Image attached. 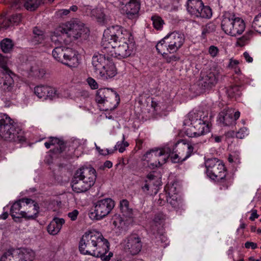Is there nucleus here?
<instances>
[{
	"instance_id": "obj_40",
	"label": "nucleus",
	"mask_w": 261,
	"mask_h": 261,
	"mask_svg": "<svg viewBox=\"0 0 261 261\" xmlns=\"http://www.w3.org/2000/svg\"><path fill=\"white\" fill-rule=\"evenodd\" d=\"M216 30V26L213 23H208L202 27V37L205 38L206 35L214 32Z\"/></svg>"
},
{
	"instance_id": "obj_22",
	"label": "nucleus",
	"mask_w": 261,
	"mask_h": 261,
	"mask_svg": "<svg viewBox=\"0 0 261 261\" xmlns=\"http://www.w3.org/2000/svg\"><path fill=\"white\" fill-rule=\"evenodd\" d=\"M32 202L24 207V211H21L20 216L27 220L35 219L38 217L39 206L37 202L32 199Z\"/></svg>"
},
{
	"instance_id": "obj_39",
	"label": "nucleus",
	"mask_w": 261,
	"mask_h": 261,
	"mask_svg": "<svg viewBox=\"0 0 261 261\" xmlns=\"http://www.w3.org/2000/svg\"><path fill=\"white\" fill-rule=\"evenodd\" d=\"M151 20L152 21L153 27L158 30H161L165 23L163 19L156 15H153L151 17Z\"/></svg>"
},
{
	"instance_id": "obj_24",
	"label": "nucleus",
	"mask_w": 261,
	"mask_h": 261,
	"mask_svg": "<svg viewBox=\"0 0 261 261\" xmlns=\"http://www.w3.org/2000/svg\"><path fill=\"white\" fill-rule=\"evenodd\" d=\"M3 80L0 83V89L4 93L10 92L13 91L15 87L14 81L13 77L16 75L12 72L4 74Z\"/></svg>"
},
{
	"instance_id": "obj_15",
	"label": "nucleus",
	"mask_w": 261,
	"mask_h": 261,
	"mask_svg": "<svg viewBox=\"0 0 261 261\" xmlns=\"http://www.w3.org/2000/svg\"><path fill=\"white\" fill-rule=\"evenodd\" d=\"M189 119L191 124L194 125L197 129L202 132V135L208 133L210 129L208 127V121L207 117H203L201 118V115L198 113L190 112L189 114Z\"/></svg>"
},
{
	"instance_id": "obj_41",
	"label": "nucleus",
	"mask_w": 261,
	"mask_h": 261,
	"mask_svg": "<svg viewBox=\"0 0 261 261\" xmlns=\"http://www.w3.org/2000/svg\"><path fill=\"white\" fill-rule=\"evenodd\" d=\"M8 59L3 56H0V67L2 69L3 74L12 73L13 72L7 66Z\"/></svg>"
},
{
	"instance_id": "obj_12",
	"label": "nucleus",
	"mask_w": 261,
	"mask_h": 261,
	"mask_svg": "<svg viewBox=\"0 0 261 261\" xmlns=\"http://www.w3.org/2000/svg\"><path fill=\"white\" fill-rule=\"evenodd\" d=\"M220 72L216 68H212L207 71H202L199 80V85L203 89H209L217 84Z\"/></svg>"
},
{
	"instance_id": "obj_42",
	"label": "nucleus",
	"mask_w": 261,
	"mask_h": 261,
	"mask_svg": "<svg viewBox=\"0 0 261 261\" xmlns=\"http://www.w3.org/2000/svg\"><path fill=\"white\" fill-rule=\"evenodd\" d=\"M252 27L255 31L261 34V13L255 17Z\"/></svg>"
},
{
	"instance_id": "obj_49",
	"label": "nucleus",
	"mask_w": 261,
	"mask_h": 261,
	"mask_svg": "<svg viewBox=\"0 0 261 261\" xmlns=\"http://www.w3.org/2000/svg\"><path fill=\"white\" fill-rule=\"evenodd\" d=\"M87 82L91 89H97L98 88V84L94 79L88 77L87 79Z\"/></svg>"
},
{
	"instance_id": "obj_25",
	"label": "nucleus",
	"mask_w": 261,
	"mask_h": 261,
	"mask_svg": "<svg viewBox=\"0 0 261 261\" xmlns=\"http://www.w3.org/2000/svg\"><path fill=\"white\" fill-rule=\"evenodd\" d=\"M70 185L72 190L77 193L86 192L91 188L88 185V182L84 181L81 177H77L75 173L72 178Z\"/></svg>"
},
{
	"instance_id": "obj_23",
	"label": "nucleus",
	"mask_w": 261,
	"mask_h": 261,
	"mask_svg": "<svg viewBox=\"0 0 261 261\" xmlns=\"http://www.w3.org/2000/svg\"><path fill=\"white\" fill-rule=\"evenodd\" d=\"M174 147L176 149L175 152L178 153L179 154L178 155L184 161L193 153V146L188 143L178 142L175 144Z\"/></svg>"
},
{
	"instance_id": "obj_37",
	"label": "nucleus",
	"mask_w": 261,
	"mask_h": 261,
	"mask_svg": "<svg viewBox=\"0 0 261 261\" xmlns=\"http://www.w3.org/2000/svg\"><path fill=\"white\" fill-rule=\"evenodd\" d=\"M212 16V9L209 6H204L201 7V9L198 11V14L196 17H200L204 18H210Z\"/></svg>"
},
{
	"instance_id": "obj_2",
	"label": "nucleus",
	"mask_w": 261,
	"mask_h": 261,
	"mask_svg": "<svg viewBox=\"0 0 261 261\" xmlns=\"http://www.w3.org/2000/svg\"><path fill=\"white\" fill-rule=\"evenodd\" d=\"M103 41L108 42L114 49L117 57L125 58L131 55L132 49L127 43L131 35L121 26H112L107 28L103 32Z\"/></svg>"
},
{
	"instance_id": "obj_58",
	"label": "nucleus",
	"mask_w": 261,
	"mask_h": 261,
	"mask_svg": "<svg viewBox=\"0 0 261 261\" xmlns=\"http://www.w3.org/2000/svg\"><path fill=\"white\" fill-rule=\"evenodd\" d=\"M239 62L238 60H233L231 59L229 61V67L231 68H236V66L238 65Z\"/></svg>"
},
{
	"instance_id": "obj_21",
	"label": "nucleus",
	"mask_w": 261,
	"mask_h": 261,
	"mask_svg": "<svg viewBox=\"0 0 261 261\" xmlns=\"http://www.w3.org/2000/svg\"><path fill=\"white\" fill-rule=\"evenodd\" d=\"M140 9V3L139 0H132L126 3L123 11L129 19H133L138 17Z\"/></svg>"
},
{
	"instance_id": "obj_14",
	"label": "nucleus",
	"mask_w": 261,
	"mask_h": 261,
	"mask_svg": "<svg viewBox=\"0 0 261 261\" xmlns=\"http://www.w3.org/2000/svg\"><path fill=\"white\" fill-rule=\"evenodd\" d=\"M125 249L132 255L138 254L141 250L143 245L140 237L136 233L129 235L125 240Z\"/></svg>"
},
{
	"instance_id": "obj_62",
	"label": "nucleus",
	"mask_w": 261,
	"mask_h": 261,
	"mask_svg": "<svg viewBox=\"0 0 261 261\" xmlns=\"http://www.w3.org/2000/svg\"><path fill=\"white\" fill-rule=\"evenodd\" d=\"M8 217V214L7 212L4 213L2 215L0 216V218L3 220L6 219Z\"/></svg>"
},
{
	"instance_id": "obj_33",
	"label": "nucleus",
	"mask_w": 261,
	"mask_h": 261,
	"mask_svg": "<svg viewBox=\"0 0 261 261\" xmlns=\"http://www.w3.org/2000/svg\"><path fill=\"white\" fill-rule=\"evenodd\" d=\"M226 92L230 98L239 97L241 95V87L238 85H231L228 87Z\"/></svg>"
},
{
	"instance_id": "obj_17",
	"label": "nucleus",
	"mask_w": 261,
	"mask_h": 261,
	"mask_svg": "<svg viewBox=\"0 0 261 261\" xmlns=\"http://www.w3.org/2000/svg\"><path fill=\"white\" fill-rule=\"evenodd\" d=\"M240 113L239 111L234 112L232 109L224 110L219 115V119L226 126L233 125L236 121L240 117Z\"/></svg>"
},
{
	"instance_id": "obj_30",
	"label": "nucleus",
	"mask_w": 261,
	"mask_h": 261,
	"mask_svg": "<svg viewBox=\"0 0 261 261\" xmlns=\"http://www.w3.org/2000/svg\"><path fill=\"white\" fill-rule=\"evenodd\" d=\"M119 207L122 215L126 218H132L134 217L133 210L129 206V202L126 199L120 200Z\"/></svg>"
},
{
	"instance_id": "obj_4",
	"label": "nucleus",
	"mask_w": 261,
	"mask_h": 261,
	"mask_svg": "<svg viewBox=\"0 0 261 261\" xmlns=\"http://www.w3.org/2000/svg\"><path fill=\"white\" fill-rule=\"evenodd\" d=\"M88 30L77 19H72L69 21L61 23L54 31L55 37L63 36L73 41L80 38L84 33L87 34Z\"/></svg>"
},
{
	"instance_id": "obj_48",
	"label": "nucleus",
	"mask_w": 261,
	"mask_h": 261,
	"mask_svg": "<svg viewBox=\"0 0 261 261\" xmlns=\"http://www.w3.org/2000/svg\"><path fill=\"white\" fill-rule=\"evenodd\" d=\"M247 129L245 127L240 128L236 133V137L239 139H243L247 135Z\"/></svg>"
},
{
	"instance_id": "obj_29",
	"label": "nucleus",
	"mask_w": 261,
	"mask_h": 261,
	"mask_svg": "<svg viewBox=\"0 0 261 261\" xmlns=\"http://www.w3.org/2000/svg\"><path fill=\"white\" fill-rule=\"evenodd\" d=\"M202 6H203V3L201 0H188L187 1V9L192 15L196 16Z\"/></svg>"
},
{
	"instance_id": "obj_36",
	"label": "nucleus",
	"mask_w": 261,
	"mask_h": 261,
	"mask_svg": "<svg viewBox=\"0 0 261 261\" xmlns=\"http://www.w3.org/2000/svg\"><path fill=\"white\" fill-rule=\"evenodd\" d=\"M0 45L4 53H8L12 50L14 44L11 39L5 38L1 42Z\"/></svg>"
},
{
	"instance_id": "obj_57",
	"label": "nucleus",
	"mask_w": 261,
	"mask_h": 261,
	"mask_svg": "<svg viewBox=\"0 0 261 261\" xmlns=\"http://www.w3.org/2000/svg\"><path fill=\"white\" fill-rule=\"evenodd\" d=\"M149 189H150V185H149V184L147 183V181H146V182H145L144 186H143L142 187V189L145 194H149Z\"/></svg>"
},
{
	"instance_id": "obj_43",
	"label": "nucleus",
	"mask_w": 261,
	"mask_h": 261,
	"mask_svg": "<svg viewBox=\"0 0 261 261\" xmlns=\"http://www.w3.org/2000/svg\"><path fill=\"white\" fill-rule=\"evenodd\" d=\"M22 16L20 14L12 15L10 18L12 25H18L21 21Z\"/></svg>"
},
{
	"instance_id": "obj_13",
	"label": "nucleus",
	"mask_w": 261,
	"mask_h": 261,
	"mask_svg": "<svg viewBox=\"0 0 261 261\" xmlns=\"http://www.w3.org/2000/svg\"><path fill=\"white\" fill-rule=\"evenodd\" d=\"M115 206V202L111 198L98 200L94 204L95 217L100 220L107 216Z\"/></svg>"
},
{
	"instance_id": "obj_46",
	"label": "nucleus",
	"mask_w": 261,
	"mask_h": 261,
	"mask_svg": "<svg viewBox=\"0 0 261 261\" xmlns=\"http://www.w3.org/2000/svg\"><path fill=\"white\" fill-rule=\"evenodd\" d=\"M95 146L96 149L97 150L99 153L102 155H107L109 154H112L114 152V151L116 150V149H115L114 150H109L108 149H101L99 147L97 146L96 144Z\"/></svg>"
},
{
	"instance_id": "obj_28",
	"label": "nucleus",
	"mask_w": 261,
	"mask_h": 261,
	"mask_svg": "<svg viewBox=\"0 0 261 261\" xmlns=\"http://www.w3.org/2000/svg\"><path fill=\"white\" fill-rule=\"evenodd\" d=\"M65 223V220L62 218H54L47 226V231L52 235L57 234L61 230L62 226Z\"/></svg>"
},
{
	"instance_id": "obj_19",
	"label": "nucleus",
	"mask_w": 261,
	"mask_h": 261,
	"mask_svg": "<svg viewBox=\"0 0 261 261\" xmlns=\"http://www.w3.org/2000/svg\"><path fill=\"white\" fill-rule=\"evenodd\" d=\"M175 187L174 185H172L170 187H169L168 194V196H166L167 202L170 204V205L176 211L180 210H182L184 207L183 200L176 193L172 194L174 192Z\"/></svg>"
},
{
	"instance_id": "obj_45",
	"label": "nucleus",
	"mask_w": 261,
	"mask_h": 261,
	"mask_svg": "<svg viewBox=\"0 0 261 261\" xmlns=\"http://www.w3.org/2000/svg\"><path fill=\"white\" fill-rule=\"evenodd\" d=\"M165 219V215L162 212L156 213L153 219L155 223H160Z\"/></svg>"
},
{
	"instance_id": "obj_52",
	"label": "nucleus",
	"mask_w": 261,
	"mask_h": 261,
	"mask_svg": "<svg viewBox=\"0 0 261 261\" xmlns=\"http://www.w3.org/2000/svg\"><path fill=\"white\" fill-rule=\"evenodd\" d=\"M144 145V140L143 139L138 138V139H136V148H137L138 150L141 149L143 148V146Z\"/></svg>"
},
{
	"instance_id": "obj_54",
	"label": "nucleus",
	"mask_w": 261,
	"mask_h": 261,
	"mask_svg": "<svg viewBox=\"0 0 261 261\" xmlns=\"http://www.w3.org/2000/svg\"><path fill=\"white\" fill-rule=\"evenodd\" d=\"M257 244L253 242H246L245 243V247L246 248H249L251 247L252 249H255L257 248Z\"/></svg>"
},
{
	"instance_id": "obj_3",
	"label": "nucleus",
	"mask_w": 261,
	"mask_h": 261,
	"mask_svg": "<svg viewBox=\"0 0 261 261\" xmlns=\"http://www.w3.org/2000/svg\"><path fill=\"white\" fill-rule=\"evenodd\" d=\"M0 136L9 142L21 143L25 141L23 132L16 128L14 121L5 114H0Z\"/></svg>"
},
{
	"instance_id": "obj_6",
	"label": "nucleus",
	"mask_w": 261,
	"mask_h": 261,
	"mask_svg": "<svg viewBox=\"0 0 261 261\" xmlns=\"http://www.w3.org/2000/svg\"><path fill=\"white\" fill-rule=\"evenodd\" d=\"M207 175L212 180L219 182L224 189H227L230 182L226 178V170L223 162L216 158L209 159L205 162Z\"/></svg>"
},
{
	"instance_id": "obj_59",
	"label": "nucleus",
	"mask_w": 261,
	"mask_h": 261,
	"mask_svg": "<svg viewBox=\"0 0 261 261\" xmlns=\"http://www.w3.org/2000/svg\"><path fill=\"white\" fill-rule=\"evenodd\" d=\"M103 166H104V167H105V168H111L113 166V164L110 161H106L104 163Z\"/></svg>"
},
{
	"instance_id": "obj_60",
	"label": "nucleus",
	"mask_w": 261,
	"mask_h": 261,
	"mask_svg": "<svg viewBox=\"0 0 261 261\" xmlns=\"http://www.w3.org/2000/svg\"><path fill=\"white\" fill-rule=\"evenodd\" d=\"M97 18L99 22H104L105 20V15L101 13V16L97 17Z\"/></svg>"
},
{
	"instance_id": "obj_47",
	"label": "nucleus",
	"mask_w": 261,
	"mask_h": 261,
	"mask_svg": "<svg viewBox=\"0 0 261 261\" xmlns=\"http://www.w3.org/2000/svg\"><path fill=\"white\" fill-rule=\"evenodd\" d=\"M219 53V49L214 45H211L208 48V53L212 58L216 57Z\"/></svg>"
},
{
	"instance_id": "obj_34",
	"label": "nucleus",
	"mask_w": 261,
	"mask_h": 261,
	"mask_svg": "<svg viewBox=\"0 0 261 261\" xmlns=\"http://www.w3.org/2000/svg\"><path fill=\"white\" fill-rule=\"evenodd\" d=\"M42 3L41 0H23L25 8L30 11L36 10Z\"/></svg>"
},
{
	"instance_id": "obj_56",
	"label": "nucleus",
	"mask_w": 261,
	"mask_h": 261,
	"mask_svg": "<svg viewBox=\"0 0 261 261\" xmlns=\"http://www.w3.org/2000/svg\"><path fill=\"white\" fill-rule=\"evenodd\" d=\"M243 56L245 59L246 61L248 63H251L253 61V58L250 56L249 54L245 51L243 54Z\"/></svg>"
},
{
	"instance_id": "obj_35",
	"label": "nucleus",
	"mask_w": 261,
	"mask_h": 261,
	"mask_svg": "<svg viewBox=\"0 0 261 261\" xmlns=\"http://www.w3.org/2000/svg\"><path fill=\"white\" fill-rule=\"evenodd\" d=\"M45 74V71L43 69L40 68L38 66H32L29 72L30 76L37 77L39 79L43 77Z\"/></svg>"
},
{
	"instance_id": "obj_51",
	"label": "nucleus",
	"mask_w": 261,
	"mask_h": 261,
	"mask_svg": "<svg viewBox=\"0 0 261 261\" xmlns=\"http://www.w3.org/2000/svg\"><path fill=\"white\" fill-rule=\"evenodd\" d=\"M248 40V37L244 35L238 39L237 44L240 46H243L246 44Z\"/></svg>"
},
{
	"instance_id": "obj_8",
	"label": "nucleus",
	"mask_w": 261,
	"mask_h": 261,
	"mask_svg": "<svg viewBox=\"0 0 261 261\" xmlns=\"http://www.w3.org/2000/svg\"><path fill=\"white\" fill-rule=\"evenodd\" d=\"M35 255V252L30 248H10L4 252L0 261H33Z\"/></svg>"
},
{
	"instance_id": "obj_38",
	"label": "nucleus",
	"mask_w": 261,
	"mask_h": 261,
	"mask_svg": "<svg viewBox=\"0 0 261 261\" xmlns=\"http://www.w3.org/2000/svg\"><path fill=\"white\" fill-rule=\"evenodd\" d=\"M186 134L189 137H197L202 135V132L197 129V128L191 123L186 130Z\"/></svg>"
},
{
	"instance_id": "obj_53",
	"label": "nucleus",
	"mask_w": 261,
	"mask_h": 261,
	"mask_svg": "<svg viewBox=\"0 0 261 261\" xmlns=\"http://www.w3.org/2000/svg\"><path fill=\"white\" fill-rule=\"evenodd\" d=\"M79 215V211L76 210H74L71 212L68 213V216L72 221H75Z\"/></svg>"
},
{
	"instance_id": "obj_10",
	"label": "nucleus",
	"mask_w": 261,
	"mask_h": 261,
	"mask_svg": "<svg viewBox=\"0 0 261 261\" xmlns=\"http://www.w3.org/2000/svg\"><path fill=\"white\" fill-rule=\"evenodd\" d=\"M95 100L98 103L118 105L120 97L117 93L109 88L99 89L96 92Z\"/></svg>"
},
{
	"instance_id": "obj_18",
	"label": "nucleus",
	"mask_w": 261,
	"mask_h": 261,
	"mask_svg": "<svg viewBox=\"0 0 261 261\" xmlns=\"http://www.w3.org/2000/svg\"><path fill=\"white\" fill-rule=\"evenodd\" d=\"M34 93L39 98L45 99L49 98L52 99L58 97L57 90L53 88L47 86L40 85L34 88Z\"/></svg>"
},
{
	"instance_id": "obj_9",
	"label": "nucleus",
	"mask_w": 261,
	"mask_h": 261,
	"mask_svg": "<svg viewBox=\"0 0 261 261\" xmlns=\"http://www.w3.org/2000/svg\"><path fill=\"white\" fill-rule=\"evenodd\" d=\"M52 55L55 59L70 67H74L77 65V57L72 48L63 46L55 47Z\"/></svg>"
},
{
	"instance_id": "obj_55",
	"label": "nucleus",
	"mask_w": 261,
	"mask_h": 261,
	"mask_svg": "<svg viewBox=\"0 0 261 261\" xmlns=\"http://www.w3.org/2000/svg\"><path fill=\"white\" fill-rule=\"evenodd\" d=\"M251 215L249 218V219L251 221H254L255 219H257L258 218L259 215L257 213V210L253 209L251 211Z\"/></svg>"
},
{
	"instance_id": "obj_64",
	"label": "nucleus",
	"mask_w": 261,
	"mask_h": 261,
	"mask_svg": "<svg viewBox=\"0 0 261 261\" xmlns=\"http://www.w3.org/2000/svg\"><path fill=\"white\" fill-rule=\"evenodd\" d=\"M125 149V147L123 145V144H121L120 147L119 148V151L120 152H123Z\"/></svg>"
},
{
	"instance_id": "obj_26",
	"label": "nucleus",
	"mask_w": 261,
	"mask_h": 261,
	"mask_svg": "<svg viewBox=\"0 0 261 261\" xmlns=\"http://www.w3.org/2000/svg\"><path fill=\"white\" fill-rule=\"evenodd\" d=\"M32 199L28 198H23L16 201L11 206L10 210V214L12 217L14 218H19L20 216V209L22 207L27 206L28 204L32 202Z\"/></svg>"
},
{
	"instance_id": "obj_61",
	"label": "nucleus",
	"mask_w": 261,
	"mask_h": 261,
	"mask_svg": "<svg viewBox=\"0 0 261 261\" xmlns=\"http://www.w3.org/2000/svg\"><path fill=\"white\" fill-rule=\"evenodd\" d=\"M222 137L221 136H215L214 139L215 142L219 143L221 141Z\"/></svg>"
},
{
	"instance_id": "obj_11",
	"label": "nucleus",
	"mask_w": 261,
	"mask_h": 261,
	"mask_svg": "<svg viewBox=\"0 0 261 261\" xmlns=\"http://www.w3.org/2000/svg\"><path fill=\"white\" fill-rule=\"evenodd\" d=\"M176 149L175 147L171 149L169 147H164L161 149H151L149 151L146 152V155L150 153H153L154 156L161 157L163 156V162L166 163V160L170 157L171 161L174 163H182L184 160H181V158L178 155L179 154L177 152H175ZM159 165H162L163 163H161L160 161L158 162Z\"/></svg>"
},
{
	"instance_id": "obj_50",
	"label": "nucleus",
	"mask_w": 261,
	"mask_h": 261,
	"mask_svg": "<svg viewBox=\"0 0 261 261\" xmlns=\"http://www.w3.org/2000/svg\"><path fill=\"white\" fill-rule=\"evenodd\" d=\"M70 13V10L61 9L56 12V15L58 17H64Z\"/></svg>"
},
{
	"instance_id": "obj_20",
	"label": "nucleus",
	"mask_w": 261,
	"mask_h": 261,
	"mask_svg": "<svg viewBox=\"0 0 261 261\" xmlns=\"http://www.w3.org/2000/svg\"><path fill=\"white\" fill-rule=\"evenodd\" d=\"M112 60L105 55L96 53L92 57V64L94 73L97 74Z\"/></svg>"
},
{
	"instance_id": "obj_63",
	"label": "nucleus",
	"mask_w": 261,
	"mask_h": 261,
	"mask_svg": "<svg viewBox=\"0 0 261 261\" xmlns=\"http://www.w3.org/2000/svg\"><path fill=\"white\" fill-rule=\"evenodd\" d=\"M70 11H72L73 12H75L77 10V7L75 5L72 6L70 8Z\"/></svg>"
},
{
	"instance_id": "obj_32",
	"label": "nucleus",
	"mask_w": 261,
	"mask_h": 261,
	"mask_svg": "<svg viewBox=\"0 0 261 261\" xmlns=\"http://www.w3.org/2000/svg\"><path fill=\"white\" fill-rule=\"evenodd\" d=\"M49 139L51 145H57V147L54 149V152L56 153H61L65 150L66 146L63 140L55 137H50Z\"/></svg>"
},
{
	"instance_id": "obj_1",
	"label": "nucleus",
	"mask_w": 261,
	"mask_h": 261,
	"mask_svg": "<svg viewBox=\"0 0 261 261\" xmlns=\"http://www.w3.org/2000/svg\"><path fill=\"white\" fill-rule=\"evenodd\" d=\"M80 253L99 257L102 261H109L113 253L109 251V243L97 231H87L82 236L79 244Z\"/></svg>"
},
{
	"instance_id": "obj_7",
	"label": "nucleus",
	"mask_w": 261,
	"mask_h": 261,
	"mask_svg": "<svg viewBox=\"0 0 261 261\" xmlns=\"http://www.w3.org/2000/svg\"><path fill=\"white\" fill-rule=\"evenodd\" d=\"M221 27L226 34L236 36L242 34L246 25L244 20L237 17L234 13L224 12L222 16Z\"/></svg>"
},
{
	"instance_id": "obj_31",
	"label": "nucleus",
	"mask_w": 261,
	"mask_h": 261,
	"mask_svg": "<svg viewBox=\"0 0 261 261\" xmlns=\"http://www.w3.org/2000/svg\"><path fill=\"white\" fill-rule=\"evenodd\" d=\"M45 39V35L44 32L37 27L33 29V35L31 41L34 44H41L43 42Z\"/></svg>"
},
{
	"instance_id": "obj_16",
	"label": "nucleus",
	"mask_w": 261,
	"mask_h": 261,
	"mask_svg": "<svg viewBox=\"0 0 261 261\" xmlns=\"http://www.w3.org/2000/svg\"><path fill=\"white\" fill-rule=\"evenodd\" d=\"M77 177H81L84 181L88 182V185L92 187L96 179V171L92 167H82L77 169L75 172Z\"/></svg>"
},
{
	"instance_id": "obj_27",
	"label": "nucleus",
	"mask_w": 261,
	"mask_h": 261,
	"mask_svg": "<svg viewBox=\"0 0 261 261\" xmlns=\"http://www.w3.org/2000/svg\"><path fill=\"white\" fill-rule=\"evenodd\" d=\"M116 74V69L112 60L97 74L101 79L104 80L111 79Z\"/></svg>"
},
{
	"instance_id": "obj_5",
	"label": "nucleus",
	"mask_w": 261,
	"mask_h": 261,
	"mask_svg": "<svg viewBox=\"0 0 261 261\" xmlns=\"http://www.w3.org/2000/svg\"><path fill=\"white\" fill-rule=\"evenodd\" d=\"M185 37L183 33L174 31L168 33L156 45V49L159 53L162 55L174 54L183 45Z\"/></svg>"
},
{
	"instance_id": "obj_44",
	"label": "nucleus",
	"mask_w": 261,
	"mask_h": 261,
	"mask_svg": "<svg viewBox=\"0 0 261 261\" xmlns=\"http://www.w3.org/2000/svg\"><path fill=\"white\" fill-rule=\"evenodd\" d=\"M168 54H167V55H163L167 63H172V62L177 61L179 60V57L176 55L169 56L168 55Z\"/></svg>"
}]
</instances>
